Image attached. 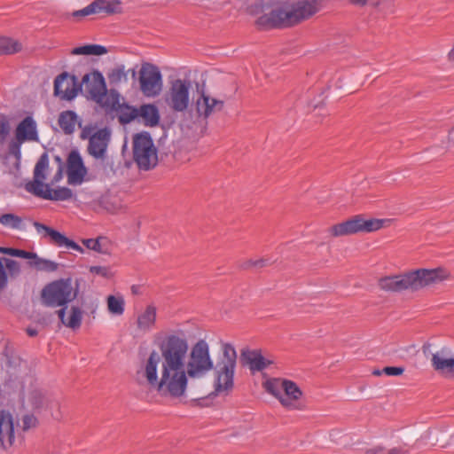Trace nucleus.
Here are the masks:
<instances>
[{
	"instance_id": "f257e3e1",
	"label": "nucleus",
	"mask_w": 454,
	"mask_h": 454,
	"mask_svg": "<svg viewBox=\"0 0 454 454\" xmlns=\"http://www.w3.org/2000/svg\"><path fill=\"white\" fill-rule=\"evenodd\" d=\"M157 346L159 352H150L141 373L161 397L185 396L189 378H202L214 367L207 342L200 340L190 349L186 334L181 330L166 333Z\"/></svg>"
},
{
	"instance_id": "f03ea898",
	"label": "nucleus",
	"mask_w": 454,
	"mask_h": 454,
	"mask_svg": "<svg viewBox=\"0 0 454 454\" xmlns=\"http://www.w3.org/2000/svg\"><path fill=\"white\" fill-rule=\"evenodd\" d=\"M449 278V272L442 268L419 269L401 275L387 276L379 279V286L386 292L419 291Z\"/></svg>"
},
{
	"instance_id": "7ed1b4c3",
	"label": "nucleus",
	"mask_w": 454,
	"mask_h": 454,
	"mask_svg": "<svg viewBox=\"0 0 454 454\" xmlns=\"http://www.w3.org/2000/svg\"><path fill=\"white\" fill-rule=\"evenodd\" d=\"M50 171V159L47 153H43L36 161L33 170V179L25 183V190L34 196L54 201H65L73 198L74 193L67 187L52 189L51 184L44 181Z\"/></svg>"
},
{
	"instance_id": "20e7f679",
	"label": "nucleus",
	"mask_w": 454,
	"mask_h": 454,
	"mask_svg": "<svg viewBox=\"0 0 454 454\" xmlns=\"http://www.w3.org/2000/svg\"><path fill=\"white\" fill-rule=\"evenodd\" d=\"M262 385L265 392L276 398L286 410H306L303 392L294 381L284 378H268Z\"/></svg>"
},
{
	"instance_id": "39448f33",
	"label": "nucleus",
	"mask_w": 454,
	"mask_h": 454,
	"mask_svg": "<svg viewBox=\"0 0 454 454\" xmlns=\"http://www.w3.org/2000/svg\"><path fill=\"white\" fill-rule=\"evenodd\" d=\"M76 296L77 291L73 287L70 278L52 281L47 284L41 292L42 303L51 308L67 306Z\"/></svg>"
},
{
	"instance_id": "423d86ee",
	"label": "nucleus",
	"mask_w": 454,
	"mask_h": 454,
	"mask_svg": "<svg viewBox=\"0 0 454 454\" xmlns=\"http://www.w3.org/2000/svg\"><path fill=\"white\" fill-rule=\"evenodd\" d=\"M223 356L216 366L217 392L229 391L233 387V378L237 364V352L231 343L222 344Z\"/></svg>"
},
{
	"instance_id": "0eeeda50",
	"label": "nucleus",
	"mask_w": 454,
	"mask_h": 454,
	"mask_svg": "<svg viewBox=\"0 0 454 454\" xmlns=\"http://www.w3.org/2000/svg\"><path fill=\"white\" fill-rule=\"evenodd\" d=\"M385 220L376 218H364L363 215H356L342 223L334 224L328 229L333 237L353 235L359 232H373L384 226Z\"/></svg>"
},
{
	"instance_id": "6e6552de",
	"label": "nucleus",
	"mask_w": 454,
	"mask_h": 454,
	"mask_svg": "<svg viewBox=\"0 0 454 454\" xmlns=\"http://www.w3.org/2000/svg\"><path fill=\"white\" fill-rule=\"evenodd\" d=\"M133 160L140 170L147 171L156 167L157 149L148 133H140L134 137Z\"/></svg>"
},
{
	"instance_id": "1a4fd4ad",
	"label": "nucleus",
	"mask_w": 454,
	"mask_h": 454,
	"mask_svg": "<svg viewBox=\"0 0 454 454\" xmlns=\"http://www.w3.org/2000/svg\"><path fill=\"white\" fill-rule=\"evenodd\" d=\"M190 81L180 78L172 81L164 96L167 106L175 113L185 112L190 105Z\"/></svg>"
},
{
	"instance_id": "9d476101",
	"label": "nucleus",
	"mask_w": 454,
	"mask_h": 454,
	"mask_svg": "<svg viewBox=\"0 0 454 454\" xmlns=\"http://www.w3.org/2000/svg\"><path fill=\"white\" fill-rule=\"evenodd\" d=\"M256 24L265 28H285L294 27L292 9L289 2L274 5L270 12L260 16Z\"/></svg>"
},
{
	"instance_id": "9b49d317",
	"label": "nucleus",
	"mask_w": 454,
	"mask_h": 454,
	"mask_svg": "<svg viewBox=\"0 0 454 454\" xmlns=\"http://www.w3.org/2000/svg\"><path fill=\"white\" fill-rule=\"evenodd\" d=\"M140 90L147 98L158 96L162 90V75L158 67L144 63L139 71Z\"/></svg>"
},
{
	"instance_id": "f8f14e48",
	"label": "nucleus",
	"mask_w": 454,
	"mask_h": 454,
	"mask_svg": "<svg viewBox=\"0 0 454 454\" xmlns=\"http://www.w3.org/2000/svg\"><path fill=\"white\" fill-rule=\"evenodd\" d=\"M87 152L96 160L107 159V148L111 140V131L107 128L96 130L88 137Z\"/></svg>"
},
{
	"instance_id": "ddd939ff",
	"label": "nucleus",
	"mask_w": 454,
	"mask_h": 454,
	"mask_svg": "<svg viewBox=\"0 0 454 454\" xmlns=\"http://www.w3.org/2000/svg\"><path fill=\"white\" fill-rule=\"evenodd\" d=\"M88 170L79 152L72 151L67 160V183L70 185H81L86 181Z\"/></svg>"
},
{
	"instance_id": "4468645a",
	"label": "nucleus",
	"mask_w": 454,
	"mask_h": 454,
	"mask_svg": "<svg viewBox=\"0 0 454 454\" xmlns=\"http://www.w3.org/2000/svg\"><path fill=\"white\" fill-rule=\"evenodd\" d=\"M54 95L62 100L74 99L80 90L76 78L67 72L59 74L54 80Z\"/></svg>"
},
{
	"instance_id": "2eb2a0df",
	"label": "nucleus",
	"mask_w": 454,
	"mask_h": 454,
	"mask_svg": "<svg viewBox=\"0 0 454 454\" xmlns=\"http://www.w3.org/2000/svg\"><path fill=\"white\" fill-rule=\"evenodd\" d=\"M294 25L310 19L321 9L320 0H298L290 3Z\"/></svg>"
},
{
	"instance_id": "dca6fc26",
	"label": "nucleus",
	"mask_w": 454,
	"mask_h": 454,
	"mask_svg": "<svg viewBox=\"0 0 454 454\" xmlns=\"http://www.w3.org/2000/svg\"><path fill=\"white\" fill-rule=\"evenodd\" d=\"M121 1L119 0H95L82 10L74 11L72 16L85 17L91 14L99 12H106L107 14H114L120 12Z\"/></svg>"
},
{
	"instance_id": "f3484780",
	"label": "nucleus",
	"mask_w": 454,
	"mask_h": 454,
	"mask_svg": "<svg viewBox=\"0 0 454 454\" xmlns=\"http://www.w3.org/2000/svg\"><path fill=\"white\" fill-rule=\"evenodd\" d=\"M34 227L35 228L36 231L39 234H42L43 237L50 238L51 241L59 247H66L67 248L74 249L75 251L83 252V249L82 247H80L77 243L74 241L69 239L65 235L60 233L58 231L53 230L51 227L46 226L43 223H41L39 222H34L33 223Z\"/></svg>"
},
{
	"instance_id": "a211bd4d",
	"label": "nucleus",
	"mask_w": 454,
	"mask_h": 454,
	"mask_svg": "<svg viewBox=\"0 0 454 454\" xmlns=\"http://www.w3.org/2000/svg\"><path fill=\"white\" fill-rule=\"evenodd\" d=\"M15 442L13 417L9 411H0V447L6 450Z\"/></svg>"
},
{
	"instance_id": "6ab92c4d",
	"label": "nucleus",
	"mask_w": 454,
	"mask_h": 454,
	"mask_svg": "<svg viewBox=\"0 0 454 454\" xmlns=\"http://www.w3.org/2000/svg\"><path fill=\"white\" fill-rule=\"evenodd\" d=\"M449 353V349L442 348L433 354L431 364L444 378L454 379V357H450Z\"/></svg>"
},
{
	"instance_id": "aec40b11",
	"label": "nucleus",
	"mask_w": 454,
	"mask_h": 454,
	"mask_svg": "<svg viewBox=\"0 0 454 454\" xmlns=\"http://www.w3.org/2000/svg\"><path fill=\"white\" fill-rule=\"evenodd\" d=\"M223 106V100L211 98L202 91L196 101V111L200 117L207 119L212 114L221 111Z\"/></svg>"
},
{
	"instance_id": "412c9836",
	"label": "nucleus",
	"mask_w": 454,
	"mask_h": 454,
	"mask_svg": "<svg viewBox=\"0 0 454 454\" xmlns=\"http://www.w3.org/2000/svg\"><path fill=\"white\" fill-rule=\"evenodd\" d=\"M82 82L86 83L88 92L90 98L96 101L104 91H106V85L103 74L98 71H94L90 74H85Z\"/></svg>"
},
{
	"instance_id": "4be33fe9",
	"label": "nucleus",
	"mask_w": 454,
	"mask_h": 454,
	"mask_svg": "<svg viewBox=\"0 0 454 454\" xmlns=\"http://www.w3.org/2000/svg\"><path fill=\"white\" fill-rule=\"evenodd\" d=\"M15 139L20 143L26 141H38L36 123L32 117H26L17 126Z\"/></svg>"
},
{
	"instance_id": "5701e85b",
	"label": "nucleus",
	"mask_w": 454,
	"mask_h": 454,
	"mask_svg": "<svg viewBox=\"0 0 454 454\" xmlns=\"http://www.w3.org/2000/svg\"><path fill=\"white\" fill-rule=\"evenodd\" d=\"M20 273V264L19 262L6 257H0V292L7 286L8 276L11 278H15Z\"/></svg>"
},
{
	"instance_id": "b1692460",
	"label": "nucleus",
	"mask_w": 454,
	"mask_h": 454,
	"mask_svg": "<svg viewBox=\"0 0 454 454\" xmlns=\"http://www.w3.org/2000/svg\"><path fill=\"white\" fill-rule=\"evenodd\" d=\"M137 121L145 126L154 127L160 121V113L156 106L143 104L137 108Z\"/></svg>"
},
{
	"instance_id": "393cba45",
	"label": "nucleus",
	"mask_w": 454,
	"mask_h": 454,
	"mask_svg": "<svg viewBox=\"0 0 454 454\" xmlns=\"http://www.w3.org/2000/svg\"><path fill=\"white\" fill-rule=\"evenodd\" d=\"M242 356L252 372H261L271 364V361L262 356L259 349L244 350L242 351Z\"/></svg>"
},
{
	"instance_id": "a878e982",
	"label": "nucleus",
	"mask_w": 454,
	"mask_h": 454,
	"mask_svg": "<svg viewBox=\"0 0 454 454\" xmlns=\"http://www.w3.org/2000/svg\"><path fill=\"white\" fill-rule=\"evenodd\" d=\"M155 322L156 308L153 305H148L145 311L138 315L137 325L140 331L147 332L154 326Z\"/></svg>"
},
{
	"instance_id": "bb28decb",
	"label": "nucleus",
	"mask_w": 454,
	"mask_h": 454,
	"mask_svg": "<svg viewBox=\"0 0 454 454\" xmlns=\"http://www.w3.org/2000/svg\"><path fill=\"white\" fill-rule=\"evenodd\" d=\"M95 102L104 108L106 113L115 112L121 104L120 94L114 90H111L109 92L106 90Z\"/></svg>"
},
{
	"instance_id": "cd10ccee",
	"label": "nucleus",
	"mask_w": 454,
	"mask_h": 454,
	"mask_svg": "<svg viewBox=\"0 0 454 454\" xmlns=\"http://www.w3.org/2000/svg\"><path fill=\"white\" fill-rule=\"evenodd\" d=\"M82 244L88 249L103 254H110L112 251L111 241L106 237L82 239Z\"/></svg>"
},
{
	"instance_id": "c85d7f7f",
	"label": "nucleus",
	"mask_w": 454,
	"mask_h": 454,
	"mask_svg": "<svg viewBox=\"0 0 454 454\" xmlns=\"http://www.w3.org/2000/svg\"><path fill=\"white\" fill-rule=\"evenodd\" d=\"M58 123L65 134L70 135L75 130L77 115L74 111H64L59 114Z\"/></svg>"
},
{
	"instance_id": "c756f323",
	"label": "nucleus",
	"mask_w": 454,
	"mask_h": 454,
	"mask_svg": "<svg viewBox=\"0 0 454 454\" xmlns=\"http://www.w3.org/2000/svg\"><path fill=\"white\" fill-rule=\"evenodd\" d=\"M115 112L118 113V119L121 124L137 120V108L127 104H120Z\"/></svg>"
},
{
	"instance_id": "7c9ffc66",
	"label": "nucleus",
	"mask_w": 454,
	"mask_h": 454,
	"mask_svg": "<svg viewBox=\"0 0 454 454\" xmlns=\"http://www.w3.org/2000/svg\"><path fill=\"white\" fill-rule=\"evenodd\" d=\"M22 50V44L15 39L0 36V55L14 54Z\"/></svg>"
},
{
	"instance_id": "2f4dec72",
	"label": "nucleus",
	"mask_w": 454,
	"mask_h": 454,
	"mask_svg": "<svg viewBox=\"0 0 454 454\" xmlns=\"http://www.w3.org/2000/svg\"><path fill=\"white\" fill-rule=\"evenodd\" d=\"M107 49L99 44H87L74 48L71 51L73 55H95L100 56L107 53Z\"/></svg>"
},
{
	"instance_id": "473e14b6",
	"label": "nucleus",
	"mask_w": 454,
	"mask_h": 454,
	"mask_svg": "<svg viewBox=\"0 0 454 454\" xmlns=\"http://www.w3.org/2000/svg\"><path fill=\"white\" fill-rule=\"evenodd\" d=\"M31 267L35 268L40 271L53 272L58 270V263L38 257L35 254V257H32V260L28 262Z\"/></svg>"
},
{
	"instance_id": "72a5a7b5",
	"label": "nucleus",
	"mask_w": 454,
	"mask_h": 454,
	"mask_svg": "<svg viewBox=\"0 0 454 454\" xmlns=\"http://www.w3.org/2000/svg\"><path fill=\"white\" fill-rule=\"evenodd\" d=\"M125 301L121 296L109 295L107 297L108 311L116 316H121L124 312Z\"/></svg>"
},
{
	"instance_id": "f704fd0d",
	"label": "nucleus",
	"mask_w": 454,
	"mask_h": 454,
	"mask_svg": "<svg viewBox=\"0 0 454 454\" xmlns=\"http://www.w3.org/2000/svg\"><path fill=\"white\" fill-rule=\"evenodd\" d=\"M108 79L112 84H119L128 81V71L123 65L116 66L108 73Z\"/></svg>"
},
{
	"instance_id": "c9c22d12",
	"label": "nucleus",
	"mask_w": 454,
	"mask_h": 454,
	"mask_svg": "<svg viewBox=\"0 0 454 454\" xmlns=\"http://www.w3.org/2000/svg\"><path fill=\"white\" fill-rule=\"evenodd\" d=\"M82 319V312L80 308L73 306L71 308L70 317L67 319L65 325L73 330L78 329L81 326Z\"/></svg>"
},
{
	"instance_id": "e433bc0d",
	"label": "nucleus",
	"mask_w": 454,
	"mask_h": 454,
	"mask_svg": "<svg viewBox=\"0 0 454 454\" xmlns=\"http://www.w3.org/2000/svg\"><path fill=\"white\" fill-rule=\"evenodd\" d=\"M102 207L108 212L114 214L121 208L120 200L115 196L106 195L101 199Z\"/></svg>"
},
{
	"instance_id": "4c0bfd02",
	"label": "nucleus",
	"mask_w": 454,
	"mask_h": 454,
	"mask_svg": "<svg viewBox=\"0 0 454 454\" xmlns=\"http://www.w3.org/2000/svg\"><path fill=\"white\" fill-rule=\"evenodd\" d=\"M0 223L12 229H20L22 223V219L14 214H4L0 216Z\"/></svg>"
},
{
	"instance_id": "58836bf2",
	"label": "nucleus",
	"mask_w": 454,
	"mask_h": 454,
	"mask_svg": "<svg viewBox=\"0 0 454 454\" xmlns=\"http://www.w3.org/2000/svg\"><path fill=\"white\" fill-rule=\"evenodd\" d=\"M10 132L9 120L5 115L0 116V144L4 143Z\"/></svg>"
},
{
	"instance_id": "ea45409f",
	"label": "nucleus",
	"mask_w": 454,
	"mask_h": 454,
	"mask_svg": "<svg viewBox=\"0 0 454 454\" xmlns=\"http://www.w3.org/2000/svg\"><path fill=\"white\" fill-rule=\"evenodd\" d=\"M5 254L30 260H32V257H35V253L12 247L5 251Z\"/></svg>"
},
{
	"instance_id": "a19ab883",
	"label": "nucleus",
	"mask_w": 454,
	"mask_h": 454,
	"mask_svg": "<svg viewBox=\"0 0 454 454\" xmlns=\"http://www.w3.org/2000/svg\"><path fill=\"white\" fill-rule=\"evenodd\" d=\"M269 265V261L267 259H258V260H247L242 264V268L245 270H248L251 268H262Z\"/></svg>"
},
{
	"instance_id": "79ce46f5",
	"label": "nucleus",
	"mask_w": 454,
	"mask_h": 454,
	"mask_svg": "<svg viewBox=\"0 0 454 454\" xmlns=\"http://www.w3.org/2000/svg\"><path fill=\"white\" fill-rule=\"evenodd\" d=\"M37 419L34 415H25L22 418V429L27 431L36 426Z\"/></svg>"
},
{
	"instance_id": "37998d69",
	"label": "nucleus",
	"mask_w": 454,
	"mask_h": 454,
	"mask_svg": "<svg viewBox=\"0 0 454 454\" xmlns=\"http://www.w3.org/2000/svg\"><path fill=\"white\" fill-rule=\"evenodd\" d=\"M23 143H20V141L18 140H15L13 142H12L9 145V151H10V153L12 154L18 161L20 160V158H21V150H20V146Z\"/></svg>"
},
{
	"instance_id": "c03bdc74",
	"label": "nucleus",
	"mask_w": 454,
	"mask_h": 454,
	"mask_svg": "<svg viewBox=\"0 0 454 454\" xmlns=\"http://www.w3.org/2000/svg\"><path fill=\"white\" fill-rule=\"evenodd\" d=\"M90 271L96 275L107 278L109 276V269L104 266H91Z\"/></svg>"
},
{
	"instance_id": "a18cd8bd",
	"label": "nucleus",
	"mask_w": 454,
	"mask_h": 454,
	"mask_svg": "<svg viewBox=\"0 0 454 454\" xmlns=\"http://www.w3.org/2000/svg\"><path fill=\"white\" fill-rule=\"evenodd\" d=\"M403 367L387 366L383 369V372L388 376H398L403 372Z\"/></svg>"
},
{
	"instance_id": "49530a36",
	"label": "nucleus",
	"mask_w": 454,
	"mask_h": 454,
	"mask_svg": "<svg viewBox=\"0 0 454 454\" xmlns=\"http://www.w3.org/2000/svg\"><path fill=\"white\" fill-rule=\"evenodd\" d=\"M63 177L62 168H59L57 172L55 173L54 176L52 177L51 183L49 184L54 185L55 184L59 183Z\"/></svg>"
},
{
	"instance_id": "de8ad7c7",
	"label": "nucleus",
	"mask_w": 454,
	"mask_h": 454,
	"mask_svg": "<svg viewBox=\"0 0 454 454\" xmlns=\"http://www.w3.org/2000/svg\"><path fill=\"white\" fill-rule=\"evenodd\" d=\"M66 309H67V307L63 306L60 309H59L57 311L58 317H59V320L61 321V323L64 325H65V323L67 322V319H66Z\"/></svg>"
},
{
	"instance_id": "09e8293b",
	"label": "nucleus",
	"mask_w": 454,
	"mask_h": 454,
	"mask_svg": "<svg viewBox=\"0 0 454 454\" xmlns=\"http://www.w3.org/2000/svg\"><path fill=\"white\" fill-rule=\"evenodd\" d=\"M348 2L358 6H364L367 4V0H348Z\"/></svg>"
},
{
	"instance_id": "8fccbe9b",
	"label": "nucleus",
	"mask_w": 454,
	"mask_h": 454,
	"mask_svg": "<svg viewBox=\"0 0 454 454\" xmlns=\"http://www.w3.org/2000/svg\"><path fill=\"white\" fill-rule=\"evenodd\" d=\"M27 334H28V336H30V337H35V336H36V335L38 334V332H37V330H36V329H35V328L28 327V328L27 329Z\"/></svg>"
},
{
	"instance_id": "3c124183",
	"label": "nucleus",
	"mask_w": 454,
	"mask_h": 454,
	"mask_svg": "<svg viewBox=\"0 0 454 454\" xmlns=\"http://www.w3.org/2000/svg\"><path fill=\"white\" fill-rule=\"evenodd\" d=\"M9 247H0V252L3 253V254H5V251L8 250Z\"/></svg>"
},
{
	"instance_id": "603ef678",
	"label": "nucleus",
	"mask_w": 454,
	"mask_h": 454,
	"mask_svg": "<svg viewBox=\"0 0 454 454\" xmlns=\"http://www.w3.org/2000/svg\"><path fill=\"white\" fill-rule=\"evenodd\" d=\"M383 371H380V370H376L373 372V374L374 375H380L382 373Z\"/></svg>"
},
{
	"instance_id": "864d4df0",
	"label": "nucleus",
	"mask_w": 454,
	"mask_h": 454,
	"mask_svg": "<svg viewBox=\"0 0 454 454\" xmlns=\"http://www.w3.org/2000/svg\"><path fill=\"white\" fill-rule=\"evenodd\" d=\"M84 133H85V130H84V131L82 133V135H81V137H82V139H85V138L87 137L85 136V134H84Z\"/></svg>"
},
{
	"instance_id": "5fc2aeb1",
	"label": "nucleus",
	"mask_w": 454,
	"mask_h": 454,
	"mask_svg": "<svg viewBox=\"0 0 454 454\" xmlns=\"http://www.w3.org/2000/svg\"><path fill=\"white\" fill-rule=\"evenodd\" d=\"M131 72H132V76H133V77H135V76H136V71H135V69H132V70H131Z\"/></svg>"
},
{
	"instance_id": "6e6d98bb",
	"label": "nucleus",
	"mask_w": 454,
	"mask_h": 454,
	"mask_svg": "<svg viewBox=\"0 0 454 454\" xmlns=\"http://www.w3.org/2000/svg\"><path fill=\"white\" fill-rule=\"evenodd\" d=\"M389 454H398L395 450H391Z\"/></svg>"
}]
</instances>
